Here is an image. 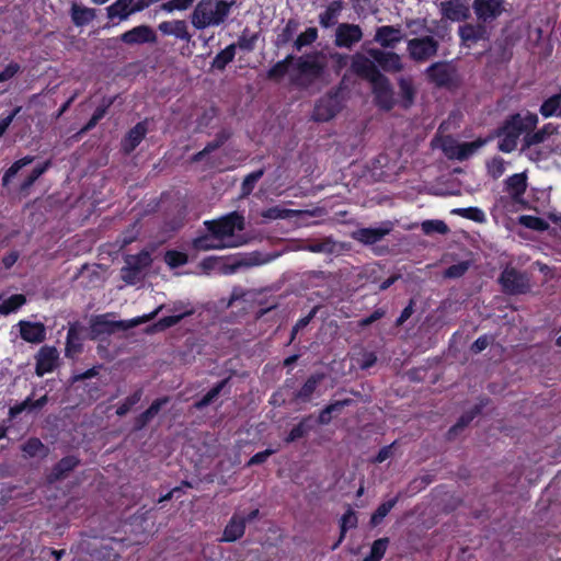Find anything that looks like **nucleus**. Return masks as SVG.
I'll return each instance as SVG.
<instances>
[{"label": "nucleus", "instance_id": "41", "mask_svg": "<svg viewBox=\"0 0 561 561\" xmlns=\"http://www.w3.org/2000/svg\"><path fill=\"white\" fill-rule=\"evenodd\" d=\"M21 450L25 457L34 458L37 456L45 457L48 448L37 437H31L21 445Z\"/></svg>", "mask_w": 561, "mask_h": 561}, {"label": "nucleus", "instance_id": "34", "mask_svg": "<svg viewBox=\"0 0 561 561\" xmlns=\"http://www.w3.org/2000/svg\"><path fill=\"white\" fill-rule=\"evenodd\" d=\"M34 396L35 393L33 392L32 396H28L24 401L12 407L10 409V415L15 417L24 411L31 413L42 409L47 402V393L41 394L37 399H34Z\"/></svg>", "mask_w": 561, "mask_h": 561}, {"label": "nucleus", "instance_id": "60", "mask_svg": "<svg viewBox=\"0 0 561 561\" xmlns=\"http://www.w3.org/2000/svg\"><path fill=\"white\" fill-rule=\"evenodd\" d=\"M454 214H458L465 218L474 220L477 222H483L485 220L484 213L477 207L458 208L453 210Z\"/></svg>", "mask_w": 561, "mask_h": 561}, {"label": "nucleus", "instance_id": "58", "mask_svg": "<svg viewBox=\"0 0 561 561\" xmlns=\"http://www.w3.org/2000/svg\"><path fill=\"white\" fill-rule=\"evenodd\" d=\"M550 133L549 126H546L536 133L527 134L524 138L526 148L523 150H529L531 146L542 142Z\"/></svg>", "mask_w": 561, "mask_h": 561}, {"label": "nucleus", "instance_id": "46", "mask_svg": "<svg viewBox=\"0 0 561 561\" xmlns=\"http://www.w3.org/2000/svg\"><path fill=\"white\" fill-rule=\"evenodd\" d=\"M400 95L404 107H410L414 101L415 89L410 78H400L399 82Z\"/></svg>", "mask_w": 561, "mask_h": 561}, {"label": "nucleus", "instance_id": "55", "mask_svg": "<svg viewBox=\"0 0 561 561\" xmlns=\"http://www.w3.org/2000/svg\"><path fill=\"white\" fill-rule=\"evenodd\" d=\"M164 261L171 268H175L185 265L188 261V257L183 252L170 250L165 252Z\"/></svg>", "mask_w": 561, "mask_h": 561}, {"label": "nucleus", "instance_id": "25", "mask_svg": "<svg viewBox=\"0 0 561 561\" xmlns=\"http://www.w3.org/2000/svg\"><path fill=\"white\" fill-rule=\"evenodd\" d=\"M21 337L28 342L38 344L46 339V328L42 322L20 321Z\"/></svg>", "mask_w": 561, "mask_h": 561}, {"label": "nucleus", "instance_id": "43", "mask_svg": "<svg viewBox=\"0 0 561 561\" xmlns=\"http://www.w3.org/2000/svg\"><path fill=\"white\" fill-rule=\"evenodd\" d=\"M400 494L396 495L394 497L382 502L373 513L370 517V524L373 526H377L381 523V520L389 514V512L396 506V504L399 502Z\"/></svg>", "mask_w": 561, "mask_h": 561}, {"label": "nucleus", "instance_id": "37", "mask_svg": "<svg viewBox=\"0 0 561 561\" xmlns=\"http://www.w3.org/2000/svg\"><path fill=\"white\" fill-rule=\"evenodd\" d=\"M71 21L76 26H84L92 22L96 16L95 9L88 8L78 3H72L70 9Z\"/></svg>", "mask_w": 561, "mask_h": 561}, {"label": "nucleus", "instance_id": "39", "mask_svg": "<svg viewBox=\"0 0 561 561\" xmlns=\"http://www.w3.org/2000/svg\"><path fill=\"white\" fill-rule=\"evenodd\" d=\"M343 9L342 1L335 0L331 2L327 9L319 14V23L322 27L333 26L337 22V18Z\"/></svg>", "mask_w": 561, "mask_h": 561}, {"label": "nucleus", "instance_id": "48", "mask_svg": "<svg viewBox=\"0 0 561 561\" xmlns=\"http://www.w3.org/2000/svg\"><path fill=\"white\" fill-rule=\"evenodd\" d=\"M301 211L282 208L279 206H274L267 208L261 213V216L267 220H276V219H285L291 216L298 215Z\"/></svg>", "mask_w": 561, "mask_h": 561}, {"label": "nucleus", "instance_id": "54", "mask_svg": "<svg viewBox=\"0 0 561 561\" xmlns=\"http://www.w3.org/2000/svg\"><path fill=\"white\" fill-rule=\"evenodd\" d=\"M318 37V30L316 27H308L304 33H301L295 41L294 46L297 50H300L302 47L312 44Z\"/></svg>", "mask_w": 561, "mask_h": 561}, {"label": "nucleus", "instance_id": "33", "mask_svg": "<svg viewBox=\"0 0 561 561\" xmlns=\"http://www.w3.org/2000/svg\"><path fill=\"white\" fill-rule=\"evenodd\" d=\"M351 403H353V399L350 398L331 402L320 411L319 416L317 420H314V422L321 425H328L334 416L342 412L344 407H347Z\"/></svg>", "mask_w": 561, "mask_h": 561}, {"label": "nucleus", "instance_id": "63", "mask_svg": "<svg viewBox=\"0 0 561 561\" xmlns=\"http://www.w3.org/2000/svg\"><path fill=\"white\" fill-rule=\"evenodd\" d=\"M231 136V133L227 129H222L221 131H219L217 135H216V138L208 142L205 148H204V152H207V153H210L215 150H217L218 148H220Z\"/></svg>", "mask_w": 561, "mask_h": 561}, {"label": "nucleus", "instance_id": "59", "mask_svg": "<svg viewBox=\"0 0 561 561\" xmlns=\"http://www.w3.org/2000/svg\"><path fill=\"white\" fill-rule=\"evenodd\" d=\"M405 26L410 31L411 35H422L428 32L425 19H407Z\"/></svg>", "mask_w": 561, "mask_h": 561}, {"label": "nucleus", "instance_id": "36", "mask_svg": "<svg viewBox=\"0 0 561 561\" xmlns=\"http://www.w3.org/2000/svg\"><path fill=\"white\" fill-rule=\"evenodd\" d=\"M147 134L146 122L136 124L127 134L122 142L123 150L126 153H130L141 142Z\"/></svg>", "mask_w": 561, "mask_h": 561}, {"label": "nucleus", "instance_id": "5", "mask_svg": "<svg viewBox=\"0 0 561 561\" xmlns=\"http://www.w3.org/2000/svg\"><path fill=\"white\" fill-rule=\"evenodd\" d=\"M205 226L210 233L216 234L222 241H236L233 239L236 231L244 229V218L233 211L218 220L205 221Z\"/></svg>", "mask_w": 561, "mask_h": 561}, {"label": "nucleus", "instance_id": "16", "mask_svg": "<svg viewBox=\"0 0 561 561\" xmlns=\"http://www.w3.org/2000/svg\"><path fill=\"white\" fill-rule=\"evenodd\" d=\"M368 55L386 72H400L403 70L401 57L397 53L371 48L368 50Z\"/></svg>", "mask_w": 561, "mask_h": 561}, {"label": "nucleus", "instance_id": "24", "mask_svg": "<svg viewBox=\"0 0 561 561\" xmlns=\"http://www.w3.org/2000/svg\"><path fill=\"white\" fill-rule=\"evenodd\" d=\"M157 37L148 25H138L121 35V41L128 45L153 43Z\"/></svg>", "mask_w": 561, "mask_h": 561}, {"label": "nucleus", "instance_id": "47", "mask_svg": "<svg viewBox=\"0 0 561 561\" xmlns=\"http://www.w3.org/2000/svg\"><path fill=\"white\" fill-rule=\"evenodd\" d=\"M389 538L383 537L376 539L370 548V552L363 559V561H380L388 548Z\"/></svg>", "mask_w": 561, "mask_h": 561}, {"label": "nucleus", "instance_id": "13", "mask_svg": "<svg viewBox=\"0 0 561 561\" xmlns=\"http://www.w3.org/2000/svg\"><path fill=\"white\" fill-rule=\"evenodd\" d=\"M300 250L321 253V254H339L345 250V244L334 240L332 237L321 239H309L304 241L299 247Z\"/></svg>", "mask_w": 561, "mask_h": 561}, {"label": "nucleus", "instance_id": "38", "mask_svg": "<svg viewBox=\"0 0 561 561\" xmlns=\"http://www.w3.org/2000/svg\"><path fill=\"white\" fill-rule=\"evenodd\" d=\"M426 75L431 81L439 87L445 85L450 81L449 66L444 61L431 65L426 69Z\"/></svg>", "mask_w": 561, "mask_h": 561}, {"label": "nucleus", "instance_id": "31", "mask_svg": "<svg viewBox=\"0 0 561 561\" xmlns=\"http://www.w3.org/2000/svg\"><path fill=\"white\" fill-rule=\"evenodd\" d=\"M316 422L312 415L304 416L298 424H296L289 433L285 436L284 442L291 444L306 437L313 428Z\"/></svg>", "mask_w": 561, "mask_h": 561}, {"label": "nucleus", "instance_id": "57", "mask_svg": "<svg viewBox=\"0 0 561 561\" xmlns=\"http://www.w3.org/2000/svg\"><path fill=\"white\" fill-rule=\"evenodd\" d=\"M422 230L425 234H446L449 231L448 226L442 220H425L422 222Z\"/></svg>", "mask_w": 561, "mask_h": 561}, {"label": "nucleus", "instance_id": "40", "mask_svg": "<svg viewBox=\"0 0 561 561\" xmlns=\"http://www.w3.org/2000/svg\"><path fill=\"white\" fill-rule=\"evenodd\" d=\"M357 523L358 519L356 513L352 508H348L340 519V536L336 542L332 546V550L339 548V546L345 539L347 530L351 528H355L357 526Z\"/></svg>", "mask_w": 561, "mask_h": 561}, {"label": "nucleus", "instance_id": "12", "mask_svg": "<svg viewBox=\"0 0 561 561\" xmlns=\"http://www.w3.org/2000/svg\"><path fill=\"white\" fill-rule=\"evenodd\" d=\"M363 38V31L359 25L341 23L335 28L334 45L341 48L351 49Z\"/></svg>", "mask_w": 561, "mask_h": 561}, {"label": "nucleus", "instance_id": "45", "mask_svg": "<svg viewBox=\"0 0 561 561\" xmlns=\"http://www.w3.org/2000/svg\"><path fill=\"white\" fill-rule=\"evenodd\" d=\"M236 44H230L219 51L213 60V67L218 70H224L226 66L233 60L236 56Z\"/></svg>", "mask_w": 561, "mask_h": 561}, {"label": "nucleus", "instance_id": "64", "mask_svg": "<svg viewBox=\"0 0 561 561\" xmlns=\"http://www.w3.org/2000/svg\"><path fill=\"white\" fill-rule=\"evenodd\" d=\"M519 133L507 131L499 144V149L503 152H511L516 148Z\"/></svg>", "mask_w": 561, "mask_h": 561}, {"label": "nucleus", "instance_id": "49", "mask_svg": "<svg viewBox=\"0 0 561 561\" xmlns=\"http://www.w3.org/2000/svg\"><path fill=\"white\" fill-rule=\"evenodd\" d=\"M33 161H34V157H32V156H25L22 159L16 160L5 171V173H4L3 178H2V185L7 186L9 184V182L11 181V179L14 178L22 168L31 164Z\"/></svg>", "mask_w": 561, "mask_h": 561}, {"label": "nucleus", "instance_id": "53", "mask_svg": "<svg viewBox=\"0 0 561 561\" xmlns=\"http://www.w3.org/2000/svg\"><path fill=\"white\" fill-rule=\"evenodd\" d=\"M26 299L23 295H13L0 305V313L8 314L15 311L25 304Z\"/></svg>", "mask_w": 561, "mask_h": 561}, {"label": "nucleus", "instance_id": "6", "mask_svg": "<svg viewBox=\"0 0 561 561\" xmlns=\"http://www.w3.org/2000/svg\"><path fill=\"white\" fill-rule=\"evenodd\" d=\"M438 41L431 35L411 38L407 42L409 57L416 62H425L437 55Z\"/></svg>", "mask_w": 561, "mask_h": 561}, {"label": "nucleus", "instance_id": "17", "mask_svg": "<svg viewBox=\"0 0 561 561\" xmlns=\"http://www.w3.org/2000/svg\"><path fill=\"white\" fill-rule=\"evenodd\" d=\"M391 222H386L378 228H360L352 232L351 237L366 245H371L382 240L392 230Z\"/></svg>", "mask_w": 561, "mask_h": 561}, {"label": "nucleus", "instance_id": "28", "mask_svg": "<svg viewBox=\"0 0 561 561\" xmlns=\"http://www.w3.org/2000/svg\"><path fill=\"white\" fill-rule=\"evenodd\" d=\"M458 34L462 43L470 46L473 43L485 39L488 37L486 28L483 24L467 23L459 26Z\"/></svg>", "mask_w": 561, "mask_h": 561}, {"label": "nucleus", "instance_id": "21", "mask_svg": "<svg viewBox=\"0 0 561 561\" xmlns=\"http://www.w3.org/2000/svg\"><path fill=\"white\" fill-rule=\"evenodd\" d=\"M80 465V459L77 456L69 455L62 457L57 463H55L47 474V481L55 483L64 480L68 474L73 471Z\"/></svg>", "mask_w": 561, "mask_h": 561}, {"label": "nucleus", "instance_id": "1", "mask_svg": "<svg viewBox=\"0 0 561 561\" xmlns=\"http://www.w3.org/2000/svg\"><path fill=\"white\" fill-rule=\"evenodd\" d=\"M118 545L112 537L82 536L71 549L76 553L72 561H119Z\"/></svg>", "mask_w": 561, "mask_h": 561}, {"label": "nucleus", "instance_id": "51", "mask_svg": "<svg viewBox=\"0 0 561 561\" xmlns=\"http://www.w3.org/2000/svg\"><path fill=\"white\" fill-rule=\"evenodd\" d=\"M142 397V388H138L133 394L128 396L116 409L118 416L126 415L140 400Z\"/></svg>", "mask_w": 561, "mask_h": 561}, {"label": "nucleus", "instance_id": "50", "mask_svg": "<svg viewBox=\"0 0 561 561\" xmlns=\"http://www.w3.org/2000/svg\"><path fill=\"white\" fill-rule=\"evenodd\" d=\"M299 23L296 20H289L282 32L277 35L276 45L284 46L288 44L298 30Z\"/></svg>", "mask_w": 561, "mask_h": 561}, {"label": "nucleus", "instance_id": "18", "mask_svg": "<svg viewBox=\"0 0 561 561\" xmlns=\"http://www.w3.org/2000/svg\"><path fill=\"white\" fill-rule=\"evenodd\" d=\"M59 364V352L54 346L45 345L36 355V373L38 376L53 371Z\"/></svg>", "mask_w": 561, "mask_h": 561}, {"label": "nucleus", "instance_id": "23", "mask_svg": "<svg viewBox=\"0 0 561 561\" xmlns=\"http://www.w3.org/2000/svg\"><path fill=\"white\" fill-rule=\"evenodd\" d=\"M242 242L239 241H222L219 240L216 234L210 233L205 234L198 238H195L192 242V245L197 251H209V250H220L225 248H234L241 245Z\"/></svg>", "mask_w": 561, "mask_h": 561}, {"label": "nucleus", "instance_id": "56", "mask_svg": "<svg viewBox=\"0 0 561 561\" xmlns=\"http://www.w3.org/2000/svg\"><path fill=\"white\" fill-rule=\"evenodd\" d=\"M518 221L524 227L537 231H543L548 228V224L543 219L535 216L524 215L519 217Z\"/></svg>", "mask_w": 561, "mask_h": 561}, {"label": "nucleus", "instance_id": "42", "mask_svg": "<svg viewBox=\"0 0 561 561\" xmlns=\"http://www.w3.org/2000/svg\"><path fill=\"white\" fill-rule=\"evenodd\" d=\"M50 167V161H46L41 165L35 167L32 172L24 179V181L20 185V193L26 195L28 194L32 185L37 181V179L43 175L47 169Z\"/></svg>", "mask_w": 561, "mask_h": 561}, {"label": "nucleus", "instance_id": "3", "mask_svg": "<svg viewBox=\"0 0 561 561\" xmlns=\"http://www.w3.org/2000/svg\"><path fill=\"white\" fill-rule=\"evenodd\" d=\"M162 309V306H160L158 309H156L153 312H151L148 316L138 317L131 320H111L110 313L96 316L91 319L90 323V331H91V337L96 339L101 335H111L117 331H126L128 329L135 328L140 323H144L146 321H149L153 319L158 312Z\"/></svg>", "mask_w": 561, "mask_h": 561}, {"label": "nucleus", "instance_id": "35", "mask_svg": "<svg viewBox=\"0 0 561 561\" xmlns=\"http://www.w3.org/2000/svg\"><path fill=\"white\" fill-rule=\"evenodd\" d=\"M443 15L451 21H462L469 16V8L460 0L442 3Z\"/></svg>", "mask_w": 561, "mask_h": 561}, {"label": "nucleus", "instance_id": "19", "mask_svg": "<svg viewBox=\"0 0 561 561\" xmlns=\"http://www.w3.org/2000/svg\"><path fill=\"white\" fill-rule=\"evenodd\" d=\"M83 331L84 327L80 322L69 323L65 347L66 357L73 358L82 352Z\"/></svg>", "mask_w": 561, "mask_h": 561}, {"label": "nucleus", "instance_id": "7", "mask_svg": "<svg viewBox=\"0 0 561 561\" xmlns=\"http://www.w3.org/2000/svg\"><path fill=\"white\" fill-rule=\"evenodd\" d=\"M504 293L508 295L526 294L530 290V280L526 273L514 267H505L499 278Z\"/></svg>", "mask_w": 561, "mask_h": 561}, {"label": "nucleus", "instance_id": "52", "mask_svg": "<svg viewBox=\"0 0 561 561\" xmlns=\"http://www.w3.org/2000/svg\"><path fill=\"white\" fill-rule=\"evenodd\" d=\"M268 261L270 259L262 257V255L257 252L250 253L248 255L237 259L239 268H250L253 266H259L267 263Z\"/></svg>", "mask_w": 561, "mask_h": 561}, {"label": "nucleus", "instance_id": "32", "mask_svg": "<svg viewBox=\"0 0 561 561\" xmlns=\"http://www.w3.org/2000/svg\"><path fill=\"white\" fill-rule=\"evenodd\" d=\"M164 403H167V399H157L146 411L136 416L133 422V432H139L145 428L159 413Z\"/></svg>", "mask_w": 561, "mask_h": 561}, {"label": "nucleus", "instance_id": "14", "mask_svg": "<svg viewBox=\"0 0 561 561\" xmlns=\"http://www.w3.org/2000/svg\"><path fill=\"white\" fill-rule=\"evenodd\" d=\"M370 83L378 106L386 111L391 110L394 105V99L389 79L381 75Z\"/></svg>", "mask_w": 561, "mask_h": 561}, {"label": "nucleus", "instance_id": "27", "mask_svg": "<svg viewBox=\"0 0 561 561\" xmlns=\"http://www.w3.org/2000/svg\"><path fill=\"white\" fill-rule=\"evenodd\" d=\"M158 30L168 36H174L181 41L190 42L191 34L184 20L164 21L158 25Z\"/></svg>", "mask_w": 561, "mask_h": 561}, {"label": "nucleus", "instance_id": "11", "mask_svg": "<svg viewBox=\"0 0 561 561\" xmlns=\"http://www.w3.org/2000/svg\"><path fill=\"white\" fill-rule=\"evenodd\" d=\"M327 65V58L322 53L301 56L297 61L300 75L312 80L318 79L323 75Z\"/></svg>", "mask_w": 561, "mask_h": 561}, {"label": "nucleus", "instance_id": "9", "mask_svg": "<svg viewBox=\"0 0 561 561\" xmlns=\"http://www.w3.org/2000/svg\"><path fill=\"white\" fill-rule=\"evenodd\" d=\"M439 147L449 159L465 160L470 157L481 146L480 142L459 144L450 136L440 138Z\"/></svg>", "mask_w": 561, "mask_h": 561}, {"label": "nucleus", "instance_id": "8", "mask_svg": "<svg viewBox=\"0 0 561 561\" xmlns=\"http://www.w3.org/2000/svg\"><path fill=\"white\" fill-rule=\"evenodd\" d=\"M342 108V101L337 92L328 93L322 96L317 104L312 113V119L314 122H328L332 119Z\"/></svg>", "mask_w": 561, "mask_h": 561}, {"label": "nucleus", "instance_id": "30", "mask_svg": "<svg viewBox=\"0 0 561 561\" xmlns=\"http://www.w3.org/2000/svg\"><path fill=\"white\" fill-rule=\"evenodd\" d=\"M134 0H116L107 7V16L110 19L118 18L126 20L130 14L141 11L144 5H133Z\"/></svg>", "mask_w": 561, "mask_h": 561}, {"label": "nucleus", "instance_id": "10", "mask_svg": "<svg viewBox=\"0 0 561 561\" xmlns=\"http://www.w3.org/2000/svg\"><path fill=\"white\" fill-rule=\"evenodd\" d=\"M472 9L478 21L490 23L505 11V0H473Z\"/></svg>", "mask_w": 561, "mask_h": 561}, {"label": "nucleus", "instance_id": "20", "mask_svg": "<svg viewBox=\"0 0 561 561\" xmlns=\"http://www.w3.org/2000/svg\"><path fill=\"white\" fill-rule=\"evenodd\" d=\"M489 399H481L472 409L466 411L460 415L458 421L448 430L447 438L449 440L456 438V436L463 431L479 414L482 413L483 408L489 403Z\"/></svg>", "mask_w": 561, "mask_h": 561}, {"label": "nucleus", "instance_id": "62", "mask_svg": "<svg viewBox=\"0 0 561 561\" xmlns=\"http://www.w3.org/2000/svg\"><path fill=\"white\" fill-rule=\"evenodd\" d=\"M469 266L470 263L468 261H462L457 264H454L444 272V277L459 278L466 274V272L469 270Z\"/></svg>", "mask_w": 561, "mask_h": 561}, {"label": "nucleus", "instance_id": "44", "mask_svg": "<svg viewBox=\"0 0 561 561\" xmlns=\"http://www.w3.org/2000/svg\"><path fill=\"white\" fill-rule=\"evenodd\" d=\"M540 113L545 117L560 116L561 117V93L554 94L547 99L540 106Z\"/></svg>", "mask_w": 561, "mask_h": 561}, {"label": "nucleus", "instance_id": "29", "mask_svg": "<svg viewBox=\"0 0 561 561\" xmlns=\"http://www.w3.org/2000/svg\"><path fill=\"white\" fill-rule=\"evenodd\" d=\"M244 520H241V516L233 514L226 525L222 536L219 539L220 542H234L242 538L245 533Z\"/></svg>", "mask_w": 561, "mask_h": 561}, {"label": "nucleus", "instance_id": "22", "mask_svg": "<svg viewBox=\"0 0 561 561\" xmlns=\"http://www.w3.org/2000/svg\"><path fill=\"white\" fill-rule=\"evenodd\" d=\"M404 35L399 26L385 25L376 30L374 41L385 48H394Z\"/></svg>", "mask_w": 561, "mask_h": 561}, {"label": "nucleus", "instance_id": "15", "mask_svg": "<svg viewBox=\"0 0 561 561\" xmlns=\"http://www.w3.org/2000/svg\"><path fill=\"white\" fill-rule=\"evenodd\" d=\"M351 70L369 82H373L377 77L382 75L378 70L374 59L371 60L359 53L352 56Z\"/></svg>", "mask_w": 561, "mask_h": 561}, {"label": "nucleus", "instance_id": "4", "mask_svg": "<svg viewBox=\"0 0 561 561\" xmlns=\"http://www.w3.org/2000/svg\"><path fill=\"white\" fill-rule=\"evenodd\" d=\"M152 259L149 251H141L138 254L126 255L125 265L121 270V277L127 285L139 283L145 271L151 265Z\"/></svg>", "mask_w": 561, "mask_h": 561}, {"label": "nucleus", "instance_id": "61", "mask_svg": "<svg viewBox=\"0 0 561 561\" xmlns=\"http://www.w3.org/2000/svg\"><path fill=\"white\" fill-rule=\"evenodd\" d=\"M257 41L256 34H249V31L245 28L236 44L240 49L251 51L255 47V43Z\"/></svg>", "mask_w": 561, "mask_h": 561}, {"label": "nucleus", "instance_id": "26", "mask_svg": "<svg viewBox=\"0 0 561 561\" xmlns=\"http://www.w3.org/2000/svg\"><path fill=\"white\" fill-rule=\"evenodd\" d=\"M505 192L514 202H522L527 190V175L525 172L515 173L508 176L505 182Z\"/></svg>", "mask_w": 561, "mask_h": 561}, {"label": "nucleus", "instance_id": "2", "mask_svg": "<svg viewBox=\"0 0 561 561\" xmlns=\"http://www.w3.org/2000/svg\"><path fill=\"white\" fill-rule=\"evenodd\" d=\"M233 4V0H199L190 15V21L196 30L219 26L230 15Z\"/></svg>", "mask_w": 561, "mask_h": 561}]
</instances>
